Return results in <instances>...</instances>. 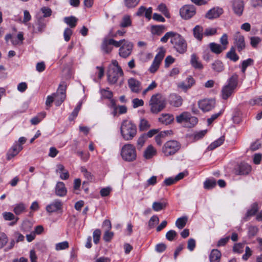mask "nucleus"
I'll return each instance as SVG.
<instances>
[{"instance_id":"obj_48","label":"nucleus","mask_w":262,"mask_h":262,"mask_svg":"<svg viewBox=\"0 0 262 262\" xmlns=\"http://www.w3.org/2000/svg\"><path fill=\"white\" fill-rule=\"evenodd\" d=\"M250 45L253 48H256L259 43L261 41L260 37L258 36H253L250 38Z\"/></svg>"},{"instance_id":"obj_51","label":"nucleus","mask_w":262,"mask_h":262,"mask_svg":"<svg viewBox=\"0 0 262 262\" xmlns=\"http://www.w3.org/2000/svg\"><path fill=\"white\" fill-rule=\"evenodd\" d=\"M207 130L205 129L194 133L193 135V139L196 141L202 139L207 133Z\"/></svg>"},{"instance_id":"obj_32","label":"nucleus","mask_w":262,"mask_h":262,"mask_svg":"<svg viewBox=\"0 0 262 262\" xmlns=\"http://www.w3.org/2000/svg\"><path fill=\"white\" fill-rule=\"evenodd\" d=\"M212 69L216 72H221L224 70V66L222 62L219 60H215L211 64Z\"/></svg>"},{"instance_id":"obj_34","label":"nucleus","mask_w":262,"mask_h":262,"mask_svg":"<svg viewBox=\"0 0 262 262\" xmlns=\"http://www.w3.org/2000/svg\"><path fill=\"white\" fill-rule=\"evenodd\" d=\"M226 56L227 58L234 62L237 61L239 59V57L235 53V49L233 47L231 48L230 51L227 53Z\"/></svg>"},{"instance_id":"obj_63","label":"nucleus","mask_w":262,"mask_h":262,"mask_svg":"<svg viewBox=\"0 0 262 262\" xmlns=\"http://www.w3.org/2000/svg\"><path fill=\"white\" fill-rule=\"evenodd\" d=\"M133 106L134 108H137L139 106H143L144 105V101L142 99L138 98H135L132 101Z\"/></svg>"},{"instance_id":"obj_12","label":"nucleus","mask_w":262,"mask_h":262,"mask_svg":"<svg viewBox=\"0 0 262 262\" xmlns=\"http://www.w3.org/2000/svg\"><path fill=\"white\" fill-rule=\"evenodd\" d=\"M134 45L132 42L126 40L123 41L122 45L119 47V55L123 58H127L132 54Z\"/></svg>"},{"instance_id":"obj_35","label":"nucleus","mask_w":262,"mask_h":262,"mask_svg":"<svg viewBox=\"0 0 262 262\" xmlns=\"http://www.w3.org/2000/svg\"><path fill=\"white\" fill-rule=\"evenodd\" d=\"M46 113L45 112H41L39 113L36 116L31 119V122L32 124H37L46 117Z\"/></svg>"},{"instance_id":"obj_33","label":"nucleus","mask_w":262,"mask_h":262,"mask_svg":"<svg viewBox=\"0 0 262 262\" xmlns=\"http://www.w3.org/2000/svg\"><path fill=\"white\" fill-rule=\"evenodd\" d=\"M78 19L75 16L66 17L64 18V21L71 28L76 27Z\"/></svg>"},{"instance_id":"obj_52","label":"nucleus","mask_w":262,"mask_h":262,"mask_svg":"<svg viewBox=\"0 0 262 262\" xmlns=\"http://www.w3.org/2000/svg\"><path fill=\"white\" fill-rule=\"evenodd\" d=\"M146 138L145 134H143L139 137L137 140V147L138 149H141L142 147L145 143Z\"/></svg>"},{"instance_id":"obj_36","label":"nucleus","mask_w":262,"mask_h":262,"mask_svg":"<svg viewBox=\"0 0 262 262\" xmlns=\"http://www.w3.org/2000/svg\"><path fill=\"white\" fill-rule=\"evenodd\" d=\"M216 184V181L214 179H207L204 183V187L206 189H211L214 188Z\"/></svg>"},{"instance_id":"obj_41","label":"nucleus","mask_w":262,"mask_h":262,"mask_svg":"<svg viewBox=\"0 0 262 262\" xmlns=\"http://www.w3.org/2000/svg\"><path fill=\"white\" fill-rule=\"evenodd\" d=\"M139 129L141 131H144L150 127V124L147 120L145 119H141L139 125Z\"/></svg>"},{"instance_id":"obj_9","label":"nucleus","mask_w":262,"mask_h":262,"mask_svg":"<svg viewBox=\"0 0 262 262\" xmlns=\"http://www.w3.org/2000/svg\"><path fill=\"white\" fill-rule=\"evenodd\" d=\"M123 41H124V39L116 41L113 38L105 37L103 38L101 44V50L104 53L109 54L113 50L112 46L118 48L122 45Z\"/></svg>"},{"instance_id":"obj_42","label":"nucleus","mask_w":262,"mask_h":262,"mask_svg":"<svg viewBox=\"0 0 262 262\" xmlns=\"http://www.w3.org/2000/svg\"><path fill=\"white\" fill-rule=\"evenodd\" d=\"M100 92L101 94L102 98L108 99L112 98L113 93L108 90V88H107L106 89H101Z\"/></svg>"},{"instance_id":"obj_2","label":"nucleus","mask_w":262,"mask_h":262,"mask_svg":"<svg viewBox=\"0 0 262 262\" xmlns=\"http://www.w3.org/2000/svg\"><path fill=\"white\" fill-rule=\"evenodd\" d=\"M149 105L150 112L153 114H158L166 107V98L161 94L156 93L151 97Z\"/></svg>"},{"instance_id":"obj_18","label":"nucleus","mask_w":262,"mask_h":262,"mask_svg":"<svg viewBox=\"0 0 262 262\" xmlns=\"http://www.w3.org/2000/svg\"><path fill=\"white\" fill-rule=\"evenodd\" d=\"M244 8V3L242 0H234L232 8L235 14L241 16L243 14Z\"/></svg>"},{"instance_id":"obj_3","label":"nucleus","mask_w":262,"mask_h":262,"mask_svg":"<svg viewBox=\"0 0 262 262\" xmlns=\"http://www.w3.org/2000/svg\"><path fill=\"white\" fill-rule=\"evenodd\" d=\"M120 132L124 140H131L137 134V127L131 121L124 120L121 125Z\"/></svg>"},{"instance_id":"obj_29","label":"nucleus","mask_w":262,"mask_h":262,"mask_svg":"<svg viewBox=\"0 0 262 262\" xmlns=\"http://www.w3.org/2000/svg\"><path fill=\"white\" fill-rule=\"evenodd\" d=\"M221 257V253L217 249H213L209 255L210 262H220Z\"/></svg>"},{"instance_id":"obj_19","label":"nucleus","mask_w":262,"mask_h":262,"mask_svg":"<svg viewBox=\"0 0 262 262\" xmlns=\"http://www.w3.org/2000/svg\"><path fill=\"white\" fill-rule=\"evenodd\" d=\"M128 84L129 88L134 93H138L141 90V82L134 78L128 79Z\"/></svg>"},{"instance_id":"obj_26","label":"nucleus","mask_w":262,"mask_h":262,"mask_svg":"<svg viewBox=\"0 0 262 262\" xmlns=\"http://www.w3.org/2000/svg\"><path fill=\"white\" fill-rule=\"evenodd\" d=\"M173 120V116L169 114H162L159 118V121L165 125L170 124Z\"/></svg>"},{"instance_id":"obj_50","label":"nucleus","mask_w":262,"mask_h":262,"mask_svg":"<svg viewBox=\"0 0 262 262\" xmlns=\"http://www.w3.org/2000/svg\"><path fill=\"white\" fill-rule=\"evenodd\" d=\"M4 219L6 221H12L16 219V222L18 220V217H15L14 215L10 212H5L3 213Z\"/></svg>"},{"instance_id":"obj_37","label":"nucleus","mask_w":262,"mask_h":262,"mask_svg":"<svg viewBox=\"0 0 262 262\" xmlns=\"http://www.w3.org/2000/svg\"><path fill=\"white\" fill-rule=\"evenodd\" d=\"M26 209V206L23 203L15 204L14 207L13 211L16 215H19Z\"/></svg>"},{"instance_id":"obj_59","label":"nucleus","mask_w":262,"mask_h":262,"mask_svg":"<svg viewBox=\"0 0 262 262\" xmlns=\"http://www.w3.org/2000/svg\"><path fill=\"white\" fill-rule=\"evenodd\" d=\"M217 29L214 28H207L204 31V35L206 36H212L215 34Z\"/></svg>"},{"instance_id":"obj_17","label":"nucleus","mask_w":262,"mask_h":262,"mask_svg":"<svg viewBox=\"0 0 262 262\" xmlns=\"http://www.w3.org/2000/svg\"><path fill=\"white\" fill-rule=\"evenodd\" d=\"M62 203L59 200H55L46 206V210L49 213L56 212L62 208Z\"/></svg>"},{"instance_id":"obj_53","label":"nucleus","mask_w":262,"mask_h":262,"mask_svg":"<svg viewBox=\"0 0 262 262\" xmlns=\"http://www.w3.org/2000/svg\"><path fill=\"white\" fill-rule=\"evenodd\" d=\"M101 231L99 229H96L93 234V241L95 244H97L100 240Z\"/></svg>"},{"instance_id":"obj_56","label":"nucleus","mask_w":262,"mask_h":262,"mask_svg":"<svg viewBox=\"0 0 262 262\" xmlns=\"http://www.w3.org/2000/svg\"><path fill=\"white\" fill-rule=\"evenodd\" d=\"M8 242L7 235L3 232L0 233V249L2 248Z\"/></svg>"},{"instance_id":"obj_6","label":"nucleus","mask_w":262,"mask_h":262,"mask_svg":"<svg viewBox=\"0 0 262 262\" xmlns=\"http://www.w3.org/2000/svg\"><path fill=\"white\" fill-rule=\"evenodd\" d=\"M121 156L123 160L132 162L137 158L135 147L131 144H125L121 149Z\"/></svg>"},{"instance_id":"obj_38","label":"nucleus","mask_w":262,"mask_h":262,"mask_svg":"<svg viewBox=\"0 0 262 262\" xmlns=\"http://www.w3.org/2000/svg\"><path fill=\"white\" fill-rule=\"evenodd\" d=\"M188 217L187 216H183L177 219L176 222V226L180 229L183 228L187 222Z\"/></svg>"},{"instance_id":"obj_23","label":"nucleus","mask_w":262,"mask_h":262,"mask_svg":"<svg viewBox=\"0 0 262 262\" xmlns=\"http://www.w3.org/2000/svg\"><path fill=\"white\" fill-rule=\"evenodd\" d=\"M67 192V190L63 182H57L55 187L56 194L59 196H63L66 195Z\"/></svg>"},{"instance_id":"obj_14","label":"nucleus","mask_w":262,"mask_h":262,"mask_svg":"<svg viewBox=\"0 0 262 262\" xmlns=\"http://www.w3.org/2000/svg\"><path fill=\"white\" fill-rule=\"evenodd\" d=\"M165 53L161 51L155 56L152 63L149 68V71L151 73H155L159 69L160 64L164 57Z\"/></svg>"},{"instance_id":"obj_10","label":"nucleus","mask_w":262,"mask_h":262,"mask_svg":"<svg viewBox=\"0 0 262 262\" xmlns=\"http://www.w3.org/2000/svg\"><path fill=\"white\" fill-rule=\"evenodd\" d=\"M179 13L182 19L188 20L195 15L196 9L192 5H185L180 8Z\"/></svg>"},{"instance_id":"obj_16","label":"nucleus","mask_w":262,"mask_h":262,"mask_svg":"<svg viewBox=\"0 0 262 262\" xmlns=\"http://www.w3.org/2000/svg\"><path fill=\"white\" fill-rule=\"evenodd\" d=\"M223 9L219 7H214L209 10L205 14V17L213 19L219 17L223 13Z\"/></svg>"},{"instance_id":"obj_27","label":"nucleus","mask_w":262,"mask_h":262,"mask_svg":"<svg viewBox=\"0 0 262 262\" xmlns=\"http://www.w3.org/2000/svg\"><path fill=\"white\" fill-rule=\"evenodd\" d=\"M157 154L156 149L151 145H148L144 152V157L146 159H150Z\"/></svg>"},{"instance_id":"obj_40","label":"nucleus","mask_w":262,"mask_h":262,"mask_svg":"<svg viewBox=\"0 0 262 262\" xmlns=\"http://www.w3.org/2000/svg\"><path fill=\"white\" fill-rule=\"evenodd\" d=\"M131 25L132 20L130 16L128 15H125L122 18L120 26L122 28H126L130 26Z\"/></svg>"},{"instance_id":"obj_22","label":"nucleus","mask_w":262,"mask_h":262,"mask_svg":"<svg viewBox=\"0 0 262 262\" xmlns=\"http://www.w3.org/2000/svg\"><path fill=\"white\" fill-rule=\"evenodd\" d=\"M258 209L259 207L258 204L257 203H253L251 205L250 208L247 210V213L245 214V216L243 218V220L244 221H248L249 217L253 216L255 214H256Z\"/></svg>"},{"instance_id":"obj_21","label":"nucleus","mask_w":262,"mask_h":262,"mask_svg":"<svg viewBox=\"0 0 262 262\" xmlns=\"http://www.w3.org/2000/svg\"><path fill=\"white\" fill-rule=\"evenodd\" d=\"M190 63L195 69L201 70L204 68L203 65L199 60V58L195 53H193L191 55Z\"/></svg>"},{"instance_id":"obj_49","label":"nucleus","mask_w":262,"mask_h":262,"mask_svg":"<svg viewBox=\"0 0 262 262\" xmlns=\"http://www.w3.org/2000/svg\"><path fill=\"white\" fill-rule=\"evenodd\" d=\"M69 247V243L67 241H64L56 244L55 249L57 251L64 250Z\"/></svg>"},{"instance_id":"obj_62","label":"nucleus","mask_w":262,"mask_h":262,"mask_svg":"<svg viewBox=\"0 0 262 262\" xmlns=\"http://www.w3.org/2000/svg\"><path fill=\"white\" fill-rule=\"evenodd\" d=\"M157 86V84L155 81H152V82L147 86L146 89H145L142 95H145L147 93V92L149 91H151L155 89Z\"/></svg>"},{"instance_id":"obj_58","label":"nucleus","mask_w":262,"mask_h":262,"mask_svg":"<svg viewBox=\"0 0 262 262\" xmlns=\"http://www.w3.org/2000/svg\"><path fill=\"white\" fill-rule=\"evenodd\" d=\"M169 133L168 130L162 132L160 134L155 137V140L157 144L159 145H161L162 141L161 139V137H164L165 135H167Z\"/></svg>"},{"instance_id":"obj_25","label":"nucleus","mask_w":262,"mask_h":262,"mask_svg":"<svg viewBox=\"0 0 262 262\" xmlns=\"http://www.w3.org/2000/svg\"><path fill=\"white\" fill-rule=\"evenodd\" d=\"M183 102V99L180 96L172 94L169 97V102L171 105L175 107L180 106Z\"/></svg>"},{"instance_id":"obj_13","label":"nucleus","mask_w":262,"mask_h":262,"mask_svg":"<svg viewBox=\"0 0 262 262\" xmlns=\"http://www.w3.org/2000/svg\"><path fill=\"white\" fill-rule=\"evenodd\" d=\"M55 103L56 106H59L64 100L66 95V85L60 84L56 93L53 94Z\"/></svg>"},{"instance_id":"obj_39","label":"nucleus","mask_w":262,"mask_h":262,"mask_svg":"<svg viewBox=\"0 0 262 262\" xmlns=\"http://www.w3.org/2000/svg\"><path fill=\"white\" fill-rule=\"evenodd\" d=\"M166 206L165 202H154L152 203V208L155 211H159L164 209Z\"/></svg>"},{"instance_id":"obj_57","label":"nucleus","mask_w":262,"mask_h":262,"mask_svg":"<svg viewBox=\"0 0 262 262\" xmlns=\"http://www.w3.org/2000/svg\"><path fill=\"white\" fill-rule=\"evenodd\" d=\"M177 232L173 230L168 231L166 234V238L169 241H172L177 236Z\"/></svg>"},{"instance_id":"obj_54","label":"nucleus","mask_w":262,"mask_h":262,"mask_svg":"<svg viewBox=\"0 0 262 262\" xmlns=\"http://www.w3.org/2000/svg\"><path fill=\"white\" fill-rule=\"evenodd\" d=\"M73 33L72 30L69 28H67L64 31L63 36L64 39L66 41H69L70 39L71 36Z\"/></svg>"},{"instance_id":"obj_15","label":"nucleus","mask_w":262,"mask_h":262,"mask_svg":"<svg viewBox=\"0 0 262 262\" xmlns=\"http://www.w3.org/2000/svg\"><path fill=\"white\" fill-rule=\"evenodd\" d=\"M215 102L213 99H204L198 102L199 108L203 112L211 111L215 106Z\"/></svg>"},{"instance_id":"obj_55","label":"nucleus","mask_w":262,"mask_h":262,"mask_svg":"<svg viewBox=\"0 0 262 262\" xmlns=\"http://www.w3.org/2000/svg\"><path fill=\"white\" fill-rule=\"evenodd\" d=\"M174 32H172V31H170V32H167L160 39L161 41L163 42V43H165L166 42L168 39H170V40H171V38H172L173 36L174 35Z\"/></svg>"},{"instance_id":"obj_1","label":"nucleus","mask_w":262,"mask_h":262,"mask_svg":"<svg viewBox=\"0 0 262 262\" xmlns=\"http://www.w3.org/2000/svg\"><path fill=\"white\" fill-rule=\"evenodd\" d=\"M123 72L118 62L116 60H113L108 67L107 71V79L108 82L111 84L117 83L119 77L123 76Z\"/></svg>"},{"instance_id":"obj_4","label":"nucleus","mask_w":262,"mask_h":262,"mask_svg":"<svg viewBox=\"0 0 262 262\" xmlns=\"http://www.w3.org/2000/svg\"><path fill=\"white\" fill-rule=\"evenodd\" d=\"M170 40L173 48L179 54H183L187 51V43L184 38L180 34L175 32Z\"/></svg>"},{"instance_id":"obj_64","label":"nucleus","mask_w":262,"mask_h":262,"mask_svg":"<svg viewBox=\"0 0 262 262\" xmlns=\"http://www.w3.org/2000/svg\"><path fill=\"white\" fill-rule=\"evenodd\" d=\"M166 249V245L164 243H160L156 245L155 247V250L158 253H162L164 252Z\"/></svg>"},{"instance_id":"obj_45","label":"nucleus","mask_w":262,"mask_h":262,"mask_svg":"<svg viewBox=\"0 0 262 262\" xmlns=\"http://www.w3.org/2000/svg\"><path fill=\"white\" fill-rule=\"evenodd\" d=\"M80 171L83 173L84 177L89 181H92L93 179V176L92 173L88 171L87 169L84 167H80Z\"/></svg>"},{"instance_id":"obj_7","label":"nucleus","mask_w":262,"mask_h":262,"mask_svg":"<svg viewBox=\"0 0 262 262\" xmlns=\"http://www.w3.org/2000/svg\"><path fill=\"white\" fill-rule=\"evenodd\" d=\"M237 75H233L229 79L228 84L223 88L222 92L224 99H227L233 93L237 85Z\"/></svg>"},{"instance_id":"obj_43","label":"nucleus","mask_w":262,"mask_h":262,"mask_svg":"<svg viewBox=\"0 0 262 262\" xmlns=\"http://www.w3.org/2000/svg\"><path fill=\"white\" fill-rule=\"evenodd\" d=\"M158 10L162 13L165 17L169 18L170 16L166 5L164 4H160L158 7Z\"/></svg>"},{"instance_id":"obj_47","label":"nucleus","mask_w":262,"mask_h":262,"mask_svg":"<svg viewBox=\"0 0 262 262\" xmlns=\"http://www.w3.org/2000/svg\"><path fill=\"white\" fill-rule=\"evenodd\" d=\"M159 222V219L157 215H153L148 222V227L150 229L154 228Z\"/></svg>"},{"instance_id":"obj_44","label":"nucleus","mask_w":262,"mask_h":262,"mask_svg":"<svg viewBox=\"0 0 262 262\" xmlns=\"http://www.w3.org/2000/svg\"><path fill=\"white\" fill-rule=\"evenodd\" d=\"M164 30V26L163 25L152 26L151 28V31L153 34L160 35L161 34Z\"/></svg>"},{"instance_id":"obj_11","label":"nucleus","mask_w":262,"mask_h":262,"mask_svg":"<svg viewBox=\"0 0 262 262\" xmlns=\"http://www.w3.org/2000/svg\"><path fill=\"white\" fill-rule=\"evenodd\" d=\"M233 45L235 49L241 53L244 51L246 48V42L245 37L239 32H236L233 37Z\"/></svg>"},{"instance_id":"obj_60","label":"nucleus","mask_w":262,"mask_h":262,"mask_svg":"<svg viewBox=\"0 0 262 262\" xmlns=\"http://www.w3.org/2000/svg\"><path fill=\"white\" fill-rule=\"evenodd\" d=\"M258 231L257 227L255 226H250L248 228V235L249 236H255Z\"/></svg>"},{"instance_id":"obj_5","label":"nucleus","mask_w":262,"mask_h":262,"mask_svg":"<svg viewBox=\"0 0 262 262\" xmlns=\"http://www.w3.org/2000/svg\"><path fill=\"white\" fill-rule=\"evenodd\" d=\"M178 123L182 124L185 127H192L198 123V118L192 116L191 114L187 112H184L180 115H178L176 118Z\"/></svg>"},{"instance_id":"obj_46","label":"nucleus","mask_w":262,"mask_h":262,"mask_svg":"<svg viewBox=\"0 0 262 262\" xmlns=\"http://www.w3.org/2000/svg\"><path fill=\"white\" fill-rule=\"evenodd\" d=\"M140 0H124V4L128 8L135 7L139 3Z\"/></svg>"},{"instance_id":"obj_31","label":"nucleus","mask_w":262,"mask_h":262,"mask_svg":"<svg viewBox=\"0 0 262 262\" xmlns=\"http://www.w3.org/2000/svg\"><path fill=\"white\" fill-rule=\"evenodd\" d=\"M224 141V136H222L220 138H219L217 140L214 141L211 144H210L208 147V149L210 150H213L214 149L221 145L223 143Z\"/></svg>"},{"instance_id":"obj_61","label":"nucleus","mask_w":262,"mask_h":262,"mask_svg":"<svg viewBox=\"0 0 262 262\" xmlns=\"http://www.w3.org/2000/svg\"><path fill=\"white\" fill-rule=\"evenodd\" d=\"M40 11L43 14V16L44 17H49L52 14V10L49 7H43L41 8Z\"/></svg>"},{"instance_id":"obj_8","label":"nucleus","mask_w":262,"mask_h":262,"mask_svg":"<svg viewBox=\"0 0 262 262\" xmlns=\"http://www.w3.org/2000/svg\"><path fill=\"white\" fill-rule=\"evenodd\" d=\"M181 148V144L176 140L167 141L162 147V152L165 156L173 155L178 151Z\"/></svg>"},{"instance_id":"obj_30","label":"nucleus","mask_w":262,"mask_h":262,"mask_svg":"<svg viewBox=\"0 0 262 262\" xmlns=\"http://www.w3.org/2000/svg\"><path fill=\"white\" fill-rule=\"evenodd\" d=\"M209 47L211 51L216 54L221 53L224 50L226 49V47H222L220 45L211 42L209 44Z\"/></svg>"},{"instance_id":"obj_24","label":"nucleus","mask_w":262,"mask_h":262,"mask_svg":"<svg viewBox=\"0 0 262 262\" xmlns=\"http://www.w3.org/2000/svg\"><path fill=\"white\" fill-rule=\"evenodd\" d=\"M193 34L195 38L199 41H201L204 35L203 27L200 25L195 26L193 29Z\"/></svg>"},{"instance_id":"obj_20","label":"nucleus","mask_w":262,"mask_h":262,"mask_svg":"<svg viewBox=\"0 0 262 262\" xmlns=\"http://www.w3.org/2000/svg\"><path fill=\"white\" fill-rule=\"evenodd\" d=\"M22 149V145L19 144L18 143H15L8 152L7 159L10 160L12 158L16 156Z\"/></svg>"},{"instance_id":"obj_28","label":"nucleus","mask_w":262,"mask_h":262,"mask_svg":"<svg viewBox=\"0 0 262 262\" xmlns=\"http://www.w3.org/2000/svg\"><path fill=\"white\" fill-rule=\"evenodd\" d=\"M251 170V166L246 163H241L238 167L239 174H248Z\"/></svg>"}]
</instances>
